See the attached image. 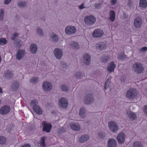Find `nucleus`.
Returning a JSON list of instances; mask_svg holds the SVG:
<instances>
[{
	"instance_id": "nucleus-20",
	"label": "nucleus",
	"mask_w": 147,
	"mask_h": 147,
	"mask_svg": "<svg viewBox=\"0 0 147 147\" xmlns=\"http://www.w3.org/2000/svg\"><path fill=\"white\" fill-rule=\"evenodd\" d=\"M115 64H114L113 61H112L109 63L107 68V70L109 72L113 71L115 67Z\"/></svg>"
},
{
	"instance_id": "nucleus-41",
	"label": "nucleus",
	"mask_w": 147,
	"mask_h": 147,
	"mask_svg": "<svg viewBox=\"0 0 147 147\" xmlns=\"http://www.w3.org/2000/svg\"><path fill=\"white\" fill-rule=\"evenodd\" d=\"M18 4V6L20 7H24L26 5V3L25 2H20Z\"/></svg>"
},
{
	"instance_id": "nucleus-51",
	"label": "nucleus",
	"mask_w": 147,
	"mask_h": 147,
	"mask_svg": "<svg viewBox=\"0 0 147 147\" xmlns=\"http://www.w3.org/2000/svg\"><path fill=\"white\" fill-rule=\"evenodd\" d=\"M117 1V0H111V5H115V4Z\"/></svg>"
},
{
	"instance_id": "nucleus-37",
	"label": "nucleus",
	"mask_w": 147,
	"mask_h": 147,
	"mask_svg": "<svg viewBox=\"0 0 147 147\" xmlns=\"http://www.w3.org/2000/svg\"><path fill=\"white\" fill-rule=\"evenodd\" d=\"M111 81V79L109 78L106 81L104 86L105 90L107 89L108 88Z\"/></svg>"
},
{
	"instance_id": "nucleus-48",
	"label": "nucleus",
	"mask_w": 147,
	"mask_h": 147,
	"mask_svg": "<svg viewBox=\"0 0 147 147\" xmlns=\"http://www.w3.org/2000/svg\"><path fill=\"white\" fill-rule=\"evenodd\" d=\"M13 35L14 36L11 38V39L12 40H15L16 37L18 35V34L15 33L13 34Z\"/></svg>"
},
{
	"instance_id": "nucleus-10",
	"label": "nucleus",
	"mask_w": 147,
	"mask_h": 147,
	"mask_svg": "<svg viewBox=\"0 0 147 147\" xmlns=\"http://www.w3.org/2000/svg\"><path fill=\"white\" fill-rule=\"evenodd\" d=\"M25 54V51L24 50L19 49L17 51L16 55L17 59L20 60L24 57Z\"/></svg>"
},
{
	"instance_id": "nucleus-21",
	"label": "nucleus",
	"mask_w": 147,
	"mask_h": 147,
	"mask_svg": "<svg viewBox=\"0 0 147 147\" xmlns=\"http://www.w3.org/2000/svg\"><path fill=\"white\" fill-rule=\"evenodd\" d=\"M33 109L34 111L36 112L37 114L40 115L42 114V110L38 105L36 106L35 107H33Z\"/></svg>"
},
{
	"instance_id": "nucleus-2",
	"label": "nucleus",
	"mask_w": 147,
	"mask_h": 147,
	"mask_svg": "<svg viewBox=\"0 0 147 147\" xmlns=\"http://www.w3.org/2000/svg\"><path fill=\"white\" fill-rule=\"evenodd\" d=\"M133 69L138 74H139L143 71L144 67L141 63L136 62L133 65Z\"/></svg>"
},
{
	"instance_id": "nucleus-39",
	"label": "nucleus",
	"mask_w": 147,
	"mask_h": 147,
	"mask_svg": "<svg viewBox=\"0 0 147 147\" xmlns=\"http://www.w3.org/2000/svg\"><path fill=\"white\" fill-rule=\"evenodd\" d=\"M38 79L36 77L32 78L30 80V82L33 84H36L38 81Z\"/></svg>"
},
{
	"instance_id": "nucleus-40",
	"label": "nucleus",
	"mask_w": 147,
	"mask_h": 147,
	"mask_svg": "<svg viewBox=\"0 0 147 147\" xmlns=\"http://www.w3.org/2000/svg\"><path fill=\"white\" fill-rule=\"evenodd\" d=\"M4 15V11L3 9L0 10V20H2L3 18V16Z\"/></svg>"
},
{
	"instance_id": "nucleus-30",
	"label": "nucleus",
	"mask_w": 147,
	"mask_h": 147,
	"mask_svg": "<svg viewBox=\"0 0 147 147\" xmlns=\"http://www.w3.org/2000/svg\"><path fill=\"white\" fill-rule=\"evenodd\" d=\"M50 36L53 39L54 42H57L58 41V37L54 33L51 34H50Z\"/></svg>"
},
{
	"instance_id": "nucleus-34",
	"label": "nucleus",
	"mask_w": 147,
	"mask_h": 147,
	"mask_svg": "<svg viewBox=\"0 0 147 147\" xmlns=\"http://www.w3.org/2000/svg\"><path fill=\"white\" fill-rule=\"evenodd\" d=\"M7 41L6 39L4 38H0V45L3 46L7 43Z\"/></svg>"
},
{
	"instance_id": "nucleus-35",
	"label": "nucleus",
	"mask_w": 147,
	"mask_h": 147,
	"mask_svg": "<svg viewBox=\"0 0 147 147\" xmlns=\"http://www.w3.org/2000/svg\"><path fill=\"white\" fill-rule=\"evenodd\" d=\"M38 103V100L36 99H34L31 101L30 105L32 106V108H33V107H35L38 105H37Z\"/></svg>"
},
{
	"instance_id": "nucleus-29",
	"label": "nucleus",
	"mask_w": 147,
	"mask_h": 147,
	"mask_svg": "<svg viewBox=\"0 0 147 147\" xmlns=\"http://www.w3.org/2000/svg\"><path fill=\"white\" fill-rule=\"evenodd\" d=\"M140 6L143 8H145L147 5L146 0H140Z\"/></svg>"
},
{
	"instance_id": "nucleus-47",
	"label": "nucleus",
	"mask_w": 147,
	"mask_h": 147,
	"mask_svg": "<svg viewBox=\"0 0 147 147\" xmlns=\"http://www.w3.org/2000/svg\"><path fill=\"white\" fill-rule=\"evenodd\" d=\"M102 3H99L98 4H95L94 5V7L96 9H99L100 8L101 5H102Z\"/></svg>"
},
{
	"instance_id": "nucleus-32",
	"label": "nucleus",
	"mask_w": 147,
	"mask_h": 147,
	"mask_svg": "<svg viewBox=\"0 0 147 147\" xmlns=\"http://www.w3.org/2000/svg\"><path fill=\"white\" fill-rule=\"evenodd\" d=\"M110 58V56L104 55L101 58L100 61L103 62H106L109 60Z\"/></svg>"
},
{
	"instance_id": "nucleus-25",
	"label": "nucleus",
	"mask_w": 147,
	"mask_h": 147,
	"mask_svg": "<svg viewBox=\"0 0 147 147\" xmlns=\"http://www.w3.org/2000/svg\"><path fill=\"white\" fill-rule=\"evenodd\" d=\"M47 138V137L45 136H44L41 137L40 144L41 147H45L46 144L45 141Z\"/></svg>"
},
{
	"instance_id": "nucleus-17",
	"label": "nucleus",
	"mask_w": 147,
	"mask_h": 147,
	"mask_svg": "<svg viewBox=\"0 0 147 147\" xmlns=\"http://www.w3.org/2000/svg\"><path fill=\"white\" fill-rule=\"evenodd\" d=\"M117 142L116 140L113 139H109L108 142V147H116Z\"/></svg>"
},
{
	"instance_id": "nucleus-54",
	"label": "nucleus",
	"mask_w": 147,
	"mask_h": 147,
	"mask_svg": "<svg viewBox=\"0 0 147 147\" xmlns=\"http://www.w3.org/2000/svg\"><path fill=\"white\" fill-rule=\"evenodd\" d=\"M62 66L63 67H64L65 69L67 68V65L65 63H63Z\"/></svg>"
},
{
	"instance_id": "nucleus-36",
	"label": "nucleus",
	"mask_w": 147,
	"mask_h": 147,
	"mask_svg": "<svg viewBox=\"0 0 147 147\" xmlns=\"http://www.w3.org/2000/svg\"><path fill=\"white\" fill-rule=\"evenodd\" d=\"M133 147H143L141 143L139 141H136L133 144Z\"/></svg>"
},
{
	"instance_id": "nucleus-23",
	"label": "nucleus",
	"mask_w": 147,
	"mask_h": 147,
	"mask_svg": "<svg viewBox=\"0 0 147 147\" xmlns=\"http://www.w3.org/2000/svg\"><path fill=\"white\" fill-rule=\"evenodd\" d=\"M30 49L32 53H35L37 50V45L34 44H31L30 47Z\"/></svg>"
},
{
	"instance_id": "nucleus-56",
	"label": "nucleus",
	"mask_w": 147,
	"mask_h": 147,
	"mask_svg": "<svg viewBox=\"0 0 147 147\" xmlns=\"http://www.w3.org/2000/svg\"><path fill=\"white\" fill-rule=\"evenodd\" d=\"M0 92L1 93H2V89L1 87H0Z\"/></svg>"
},
{
	"instance_id": "nucleus-44",
	"label": "nucleus",
	"mask_w": 147,
	"mask_h": 147,
	"mask_svg": "<svg viewBox=\"0 0 147 147\" xmlns=\"http://www.w3.org/2000/svg\"><path fill=\"white\" fill-rule=\"evenodd\" d=\"M61 89L64 91L67 92L69 90V88L68 87L65 85H63L61 87Z\"/></svg>"
},
{
	"instance_id": "nucleus-28",
	"label": "nucleus",
	"mask_w": 147,
	"mask_h": 147,
	"mask_svg": "<svg viewBox=\"0 0 147 147\" xmlns=\"http://www.w3.org/2000/svg\"><path fill=\"white\" fill-rule=\"evenodd\" d=\"M13 72L12 70H8L5 73V75L8 78H11L13 77Z\"/></svg>"
},
{
	"instance_id": "nucleus-27",
	"label": "nucleus",
	"mask_w": 147,
	"mask_h": 147,
	"mask_svg": "<svg viewBox=\"0 0 147 147\" xmlns=\"http://www.w3.org/2000/svg\"><path fill=\"white\" fill-rule=\"evenodd\" d=\"M70 44L72 48L75 49H78L80 47L79 44L76 42L72 41L71 42Z\"/></svg>"
},
{
	"instance_id": "nucleus-53",
	"label": "nucleus",
	"mask_w": 147,
	"mask_h": 147,
	"mask_svg": "<svg viewBox=\"0 0 147 147\" xmlns=\"http://www.w3.org/2000/svg\"><path fill=\"white\" fill-rule=\"evenodd\" d=\"M21 147H30V146L29 144H26L22 146Z\"/></svg>"
},
{
	"instance_id": "nucleus-8",
	"label": "nucleus",
	"mask_w": 147,
	"mask_h": 147,
	"mask_svg": "<svg viewBox=\"0 0 147 147\" xmlns=\"http://www.w3.org/2000/svg\"><path fill=\"white\" fill-rule=\"evenodd\" d=\"M103 33L102 30L100 29H97L94 31L92 35L94 38H100L103 35Z\"/></svg>"
},
{
	"instance_id": "nucleus-22",
	"label": "nucleus",
	"mask_w": 147,
	"mask_h": 147,
	"mask_svg": "<svg viewBox=\"0 0 147 147\" xmlns=\"http://www.w3.org/2000/svg\"><path fill=\"white\" fill-rule=\"evenodd\" d=\"M89 138V136L87 135H83L79 138V141L81 143H82L88 141Z\"/></svg>"
},
{
	"instance_id": "nucleus-24",
	"label": "nucleus",
	"mask_w": 147,
	"mask_h": 147,
	"mask_svg": "<svg viewBox=\"0 0 147 147\" xmlns=\"http://www.w3.org/2000/svg\"><path fill=\"white\" fill-rule=\"evenodd\" d=\"M19 86V82L17 81H15L12 83L11 85V88L14 90H17Z\"/></svg>"
},
{
	"instance_id": "nucleus-55",
	"label": "nucleus",
	"mask_w": 147,
	"mask_h": 147,
	"mask_svg": "<svg viewBox=\"0 0 147 147\" xmlns=\"http://www.w3.org/2000/svg\"><path fill=\"white\" fill-rule=\"evenodd\" d=\"M84 8V5L83 4L82 5L79 7V9H82Z\"/></svg>"
},
{
	"instance_id": "nucleus-13",
	"label": "nucleus",
	"mask_w": 147,
	"mask_h": 147,
	"mask_svg": "<svg viewBox=\"0 0 147 147\" xmlns=\"http://www.w3.org/2000/svg\"><path fill=\"white\" fill-rule=\"evenodd\" d=\"M54 53L55 57L59 59H60L63 55L62 50L58 48L55 49L54 51Z\"/></svg>"
},
{
	"instance_id": "nucleus-15",
	"label": "nucleus",
	"mask_w": 147,
	"mask_h": 147,
	"mask_svg": "<svg viewBox=\"0 0 147 147\" xmlns=\"http://www.w3.org/2000/svg\"><path fill=\"white\" fill-rule=\"evenodd\" d=\"M90 56L88 53H84L83 57L84 62L87 65H89L90 61Z\"/></svg>"
},
{
	"instance_id": "nucleus-46",
	"label": "nucleus",
	"mask_w": 147,
	"mask_h": 147,
	"mask_svg": "<svg viewBox=\"0 0 147 147\" xmlns=\"http://www.w3.org/2000/svg\"><path fill=\"white\" fill-rule=\"evenodd\" d=\"M37 32L38 34L40 35H42L43 31L41 29L39 28H38L37 29Z\"/></svg>"
},
{
	"instance_id": "nucleus-16",
	"label": "nucleus",
	"mask_w": 147,
	"mask_h": 147,
	"mask_svg": "<svg viewBox=\"0 0 147 147\" xmlns=\"http://www.w3.org/2000/svg\"><path fill=\"white\" fill-rule=\"evenodd\" d=\"M142 24V20L140 18H136L134 21V25L137 28H139L141 26Z\"/></svg>"
},
{
	"instance_id": "nucleus-42",
	"label": "nucleus",
	"mask_w": 147,
	"mask_h": 147,
	"mask_svg": "<svg viewBox=\"0 0 147 147\" xmlns=\"http://www.w3.org/2000/svg\"><path fill=\"white\" fill-rule=\"evenodd\" d=\"M126 57V56L123 53L122 55H119L118 57V58L119 59L123 60Z\"/></svg>"
},
{
	"instance_id": "nucleus-45",
	"label": "nucleus",
	"mask_w": 147,
	"mask_h": 147,
	"mask_svg": "<svg viewBox=\"0 0 147 147\" xmlns=\"http://www.w3.org/2000/svg\"><path fill=\"white\" fill-rule=\"evenodd\" d=\"M75 77L77 78L80 79L81 78L82 76L80 72H77L75 75Z\"/></svg>"
},
{
	"instance_id": "nucleus-26",
	"label": "nucleus",
	"mask_w": 147,
	"mask_h": 147,
	"mask_svg": "<svg viewBox=\"0 0 147 147\" xmlns=\"http://www.w3.org/2000/svg\"><path fill=\"white\" fill-rule=\"evenodd\" d=\"M115 12L113 10L110 11L109 19L111 22H113L115 19Z\"/></svg>"
},
{
	"instance_id": "nucleus-57",
	"label": "nucleus",
	"mask_w": 147,
	"mask_h": 147,
	"mask_svg": "<svg viewBox=\"0 0 147 147\" xmlns=\"http://www.w3.org/2000/svg\"><path fill=\"white\" fill-rule=\"evenodd\" d=\"M8 130L9 131H11L12 129L11 128H9L8 129Z\"/></svg>"
},
{
	"instance_id": "nucleus-31",
	"label": "nucleus",
	"mask_w": 147,
	"mask_h": 147,
	"mask_svg": "<svg viewBox=\"0 0 147 147\" xmlns=\"http://www.w3.org/2000/svg\"><path fill=\"white\" fill-rule=\"evenodd\" d=\"M86 111L85 109L84 108H80L79 113L80 116L82 118H84L85 116V114Z\"/></svg>"
},
{
	"instance_id": "nucleus-14",
	"label": "nucleus",
	"mask_w": 147,
	"mask_h": 147,
	"mask_svg": "<svg viewBox=\"0 0 147 147\" xmlns=\"http://www.w3.org/2000/svg\"><path fill=\"white\" fill-rule=\"evenodd\" d=\"M125 135L124 133H119L117 137V140L119 144H122L124 143L125 140Z\"/></svg>"
},
{
	"instance_id": "nucleus-49",
	"label": "nucleus",
	"mask_w": 147,
	"mask_h": 147,
	"mask_svg": "<svg viewBox=\"0 0 147 147\" xmlns=\"http://www.w3.org/2000/svg\"><path fill=\"white\" fill-rule=\"evenodd\" d=\"M147 50V47H143L141 49H140V51L141 52H144Z\"/></svg>"
},
{
	"instance_id": "nucleus-33",
	"label": "nucleus",
	"mask_w": 147,
	"mask_h": 147,
	"mask_svg": "<svg viewBox=\"0 0 147 147\" xmlns=\"http://www.w3.org/2000/svg\"><path fill=\"white\" fill-rule=\"evenodd\" d=\"M128 116L130 119L131 120H135L136 118V115L132 112H130L129 114H128Z\"/></svg>"
},
{
	"instance_id": "nucleus-5",
	"label": "nucleus",
	"mask_w": 147,
	"mask_h": 147,
	"mask_svg": "<svg viewBox=\"0 0 147 147\" xmlns=\"http://www.w3.org/2000/svg\"><path fill=\"white\" fill-rule=\"evenodd\" d=\"M43 127V131L47 133L50 132L52 126L51 124L47 123V121H43L42 124Z\"/></svg>"
},
{
	"instance_id": "nucleus-50",
	"label": "nucleus",
	"mask_w": 147,
	"mask_h": 147,
	"mask_svg": "<svg viewBox=\"0 0 147 147\" xmlns=\"http://www.w3.org/2000/svg\"><path fill=\"white\" fill-rule=\"evenodd\" d=\"M143 110L144 113L147 115V105H146L144 106Z\"/></svg>"
},
{
	"instance_id": "nucleus-52",
	"label": "nucleus",
	"mask_w": 147,
	"mask_h": 147,
	"mask_svg": "<svg viewBox=\"0 0 147 147\" xmlns=\"http://www.w3.org/2000/svg\"><path fill=\"white\" fill-rule=\"evenodd\" d=\"M12 0H5L4 1V3L5 4H9Z\"/></svg>"
},
{
	"instance_id": "nucleus-7",
	"label": "nucleus",
	"mask_w": 147,
	"mask_h": 147,
	"mask_svg": "<svg viewBox=\"0 0 147 147\" xmlns=\"http://www.w3.org/2000/svg\"><path fill=\"white\" fill-rule=\"evenodd\" d=\"M10 111V107L7 105H5L1 108L0 113L2 115L7 114L9 113Z\"/></svg>"
},
{
	"instance_id": "nucleus-58",
	"label": "nucleus",
	"mask_w": 147,
	"mask_h": 147,
	"mask_svg": "<svg viewBox=\"0 0 147 147\" xmlns=\"http://www.w3.org/2000/svg\"><path fill=\"white\" fill-rule=\"evenodd\" d=\"M1 100H0V105L1 104Z\"/></svg>"
},
{
	"instance_id": "nucleus-43",
	"label": "nucleus",
	"mask_w": 147,
	"mask_h": 147,
	"mask_svg": "<svg viewBox=\"0 0 147 147\" xmlns=\"http://www.w3.org/2000/svg\"><path fill=\"white\" fill-rule=\"evenodd\" d=\"M16 45L17 46L20 47L22 46V41L21 40H17L16 42Z\"/></svg>"
},
{
	"instance_id": "nucleus-1",
	"label": "nucleus",
	"mask_w": 147,
	"mask_h": 147,
	"mask_svg": "<svg viewBox=\"0 0 147 147\" xmlns=\"http://www.w3.org/2000/svg\"><path fill=\"white\" fill-rule=\"evenodd\" d=\"M138 95L137 90L135 88H130L127 90L126 93V97L129 99H133Z\"/></svg>"
},
{
	"instance_id": "nucleus-12",
	"label": "nucleus",
	"mask_w": 147,
	"mask_h": 147,
	"mask_svg": "<svg viewBox=\"0 0 147 147\" xmlns=\"http://www.w3.org/2000/svg\"><path fill=\"white\" fill-rule=\"evenodd\" d=\"M93 101V98L92 95L88 94L86 96L84 99V103L86 104H90L92 103Z\"/></svg>"
},
{
	"instance_id": "nucleus-19",
	"label": "nucleus",
	"mask_w": 147,
	"mask_h": 147,
	"mask_svg": "<svg viewBox=\"0 0 147 147\" xmlns=\"http://www.w3.org/2000/svg\"><path fill=\"white\" fill-rule=\"evenodd\" d=\"M96 48L100 50L105 49H106V45L102 42H99L96 45Z\"/></svg>"
},
{
	"instance_id": "nucleus-18",
	"label": "nucleus",
	"mask_w": 147,
	"mask_h": 147,
	"mask_svg": "<svg viewBox=\"0 0 147 147\" xmlns=\"http://www.w3.org/2000/svg\"><path fill=\"white\" fill-rule=\"evenodd\" d=\"M71 128L72 129L75 131H78L80 129V126L77 123H72L70 124Z\"/></svg>"
},
{
	"instance_id": "nucleus-3",
	"label": "nucleus",
	"mask_w": 147,
	"mask_h": 147,
	"mask_svg": "<svg viewBox=\"0 0 147 147\" xmlns=\"http://www.w3.org/2000/svg\"><path fill=\"white\" fill-rule=\"evenodd\" d=\"M84 20L85 23L88 25H91L96 22V18L93 16L90 15L84 18Z\"/></svg>"
},
{
	"instance_id": "nucleus-9",
	"label": "nucleus",
	"mask_w": 147,
	"mask_h": 147,
	"mask_svg": "<svg viewBox=\"0 0 147 147\" xmlns=\"http://www.w3.org/2000/svg\"><path fill=\"white\" fill-rule=\"evenodd\" d=\"M52 88V84L47 82H44L42 84L43 89L46 91H49L51 90Z\"/></svg>"
},
{
	"instance_id": "nucleus-6",
	"label": "nucleus",
	"mask_w": 147,
	"mask_h": 147,
	"mask_svg": "<svg viewBox=\"0 0 147 147\" xmlns=\"http://www.w3.org/2000/svg\"><path fill=\"white\" fill-rule=\"evenodd\" d=\"M68 102L67 100L65 98H62L59 101V104L60 107L65 109L67 107Z\"/></svg>"
},
{
	"instance_id": "nucleus-4",
	"label": "nucleus",
	"mask_w": 147,
	"mask_h": 147,
	"mask_svg": "<svg viewBox=\"0 0 147 147\" xmlns=\"http://www.w3.org/2000/svg\"><path fill=\"white\" fill-rule=\"evenodd\" d=\"M109 127L111 131L115 133L117 132L118 130L117 124L113 121H111L109 123Z\"/></svg>"
},
{
	"instance_id": "nucleus-11",
	"label": "nucleus",
	"mask_w": 147,
	"mask_h": 147,
	"mask_svg": "<svg viewBox=\"0 0 147 147\" xmlns=\"http://www.w3.org/2000/svg\"><path fill=\"white\" fill-rule=\"evenodd\" d=\"M76 31V29L74 26H69L65 29V32L67 34H71L75 33Z\"/></svg>"
},
{
	"instance_id": "nucleus-38",
	"label": "nucleus",
	"mask_w": 147,
	"mask_h": 147,
	"mask_svg": "<svg viewBox=\"0 0 147 147\" xmlns=\"http://www.w3.org/2000/svg\"><path fill=\"white\" fill-rule=\"evenodd\" d=\"M6 141V138L2 136H0V144H4L5 143Z\"/></svg>"
}]
</instances>
